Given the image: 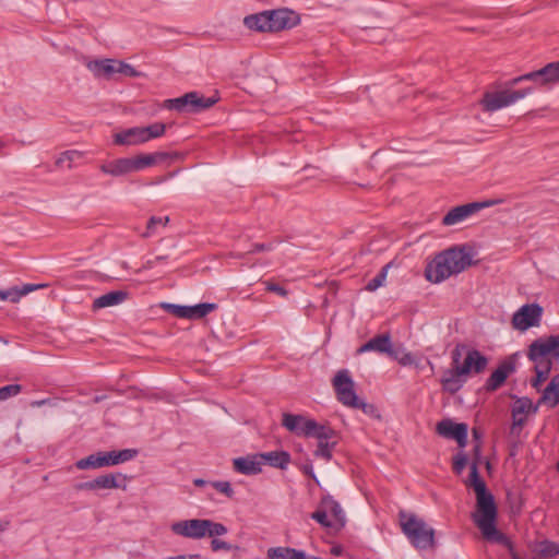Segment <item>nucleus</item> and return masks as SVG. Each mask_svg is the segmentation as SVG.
I'll return each mask as SVG.
<instances>
[{"mask_svg": "<svg viewBox=\"0 0 559 559\" xmlns=\"http://www.w3.org/2000/svg\"><path fill=\"white\" fill-rule=\"evenodd\" d=\"M473 250L468 246H454L436 257L425 269L426 278L435 284L441 283L473 265Z\"/></svg>", "mask_w": 559, "mask_h": 559, "instance_id": "1", "label": "nucleus"}, {"mask_svg": "<svg viewBox=\"0 0 559 559\" xmlns=\"http://www.w3.org/2000/svg\"><path fill=\"white\" fill-rule=\"evenodd\" d=\"M473 250L468 246H454L436 257L425 269L426 278L435 284L441 283L473 265Z\"/></svg>", "mask_w": 559, "mask_h": 559, "instance_id": "2", "label": "nucleus"}, {"mask_svg": "<svg viewBox=\"0 0 559 559\" xmlns=\"http://www.w3.org/2000/svg\"><path fill=\"white\" fill-rule=\"evenodd\" d=\"M473 250L468 246H454L436 257L425 269L426 278L435 284L441 283L473 265Z\"/></svg>", "mask_w": 559, "mask_h": 559, "instance_id": "3", "label": "nucleus"}, {"mask_svg": "<svg viewBox=\"0 0 559 559\" xmlns=\"http://www.w3.org/2000/svg\"><path fill=\"white\" fill-rule=\"evenodd\" d=\"M497 506L495 498L488 490L476 493V510L472 518L487 540L501 542L503 535L497 530Z\"/></svg>", "mask_w": 559, "mask_h": 559, "instance_id": "4", "label": "nucleus"}, {"mask_svg": "<svg viewBox=\"0 0 559 559\" xmlns=\"http://www.w3.org/2000/svg\"><path fill=\"white\" fill-rule=\"evenodd\" d=\"M178 154H169L165 152H156L151 154H140L134 157L117 158L99 166L102 173L114 177L128 175L140 171L155 165L157 162L168 157H177Z\"/></svg>", "mask_w": 559, "mask_h": 559, "instance_id": "5", "label": "nucleus"}, {"mask_svg": "<svg viewBox=\"0 0 559 559\" xmlns=\"http://www.w3.org/2000/svg\"><path fill=\"white\" fill-rule=\"evenodd\" d=\"M400 525L403 534L417 549H429L435 546V530L414 513L401 511Z\"/></svg>", "mask_w": 559, "mask_h": 559, "instance_id": "6", "label": "nucleus"}, {"mask_svg": "<svg viewBox=\"0 0 559 559\" xmlns=\"http://www.w3.org/2000/svg\"><path fill=\"white\" fill-rule=\"evenodd\" d=\"M170 530L175 535L192 539H201L205 536L217 537L228 532L224 524L207 519L178 521L171 524Z\"/></svg>", "mask_w": 559, "mask_h": 559, "instance_id": "7", "label": "nucleus"}, {"mask_svg": "<svg viewBox=\"0 0 559 559\" xmlns=\"http://www.w3.org/2000/svg\"><path fill=\"white\" fill-rule=\"evenodd\" d=\"M138 451L134 449L99 451L75 462V467L80 471L97 469L107 466H115L134 459Z\"/></svg>", "mask_w": 559, "mask_h": 559, "instance_id": "8", "label": "nucleus"}, {"mask_svg": "<svg viewBox=\"0 0 559 559\" xmlns=\"http://www.w3.org/2000/svg\"><path fill=\"white\" fill-rule=\"evenodd\" d=\"M332 385L335 391L337 401L345 406L352 408L362 409L368 413L373 406L361 401L355 392V383L347 369H342L336 372L332 380Z\"/></svg>", "mask_w": 559, "mask_h": 559, "instance_id": "9", "label": "nucleus"}, {"mask_svg": "<svg viewBox=\"0 0 559 559\" xmlns=\"http://www.w3.org/2000/svg\"><path fill=\"white\" fill-rule=\"evenodd\" d=\"M218 98L205 97L199 92H189L177 98L164 102V107L179 112H200L216 104Z\"/></svg>", "mask_w": 559, "mask_h": 559, "instance_id": "10", "label": "nucleus"}, {"mask_svg": "<svg viewBox=\"0 0 559 559\" xmlns=\"http://www.w3.org/2000/svg\"><path fill=\"white\" fill-rule=\"evenodd\" d=\"M282 425L290 432L302 436V437H320L325 438L328 425H321L313 419H308L301 415H294L290 413H284Z\"/></svg>", "mask_w": 559, "mask_h": 559, "instance_id": "11", "label": "nucleus"}, {"mask_svg": "<svg viewBox=\"0 0 559 559\" xmlns=\"http://www.w3.org/2000/svg\"><path fill=\"white\" fill-rule=\"evenodd\" d=\"M527 357L534 364L550 365L559 358V334L535 340L527 350Z\"/></svg>", "mask_w": 559, "mask_h": 559, "instance_id": "12", "label": "nucleus"}, {"mask_svg": "<svg viewBox=\"0 0 559 559\" xmlns=\"http://www.w3.org/2000/svg\"><path fill=\"white\" fill-rule=\"evenodd\" d=\"M532 93V87H526L523 90H502L498 92H486L483 95L480 104L485 111H497L501 108L508 107L518 100L526 97Z\"/></svg>", "mask_w": 559, "mask_h": 559, "instance_id": "13", "label": "nucleus"}, {"mask_svg": "<svg viewBox=\"0 0 559 559\" xmlns=\"http://www.w3.org/2000/svg\"><path fill=\"white\" fill-rule=\"evenodd\" d=\"M466 347L464 345H456L451 353L452 364L451 368L443 371L440 379L442 390L450 393H457L466 383L467 376L459 368V360L462 357V350Z\"/></svg>", "mask_w": 559, "mask_h": 559, "instance_id": "14", "label": "nucleus"}, {"mask_svg": "<svg viewBox=\"0 0 559 559\" xmlns=\"http://www.w3.org/2000/svg\"><path fill=\"white\" fill-rule=\"evenodd\" d=\"M130 480V477L123 475L121 473H109L105 475H99L96 478L76 484L74 488L79 491H97L100 489H116L121 488L123 490L127 489V483Z\"/></svg>", "mask_w": 559, "mask_h": 559, "instance_id": "15", "label": "nucleus"}, {"mask_svg": "<svg viewBox=\"0 0 559 559\" xmlns=\"http://www.w3.org/2000/svg\"><path fill=\"white\" fill-rule=\"evenodd\" d=\"M543 317V308L538 304H526L512 316L513 329L524 332L531 328L539 326Z\"/></svg>", "mask_w": 559, "mask_h": 559, "instance_id": "16", "label": "nucleus"}, {"mask_svg": "<svg viewBox=\"0 0 559 559\" xmlns=\"http://www.w3.org/2000/svg\"><path fill=\"white\" fill-rule=\"evenodd\" d=\"M501 203L500 200H490L486 202H473L451 209L442 218V224L452 226L463 222L479 210Z\"/></svg>", "mask_w": 559, "mask_h": 559, "instance_id": "17", "label": "nucleus"}, {"mask_svg": "<svg viewBox=\"0 0 559 559\" xmlns=\"http://www.w3.org/2000/svg\"><path fill=\"white\" fill-rule=\"evenodd\" d=\"M538 406H534L533 402L528 397H516L511 408L512 425L510 432L512 435H519L523 426L527 421L528 414H535Z\"/></svg>", "mask_w": 559, "mask_h": 559, "instance_id": "18", "label": "nucleus"}, {"mask_svg": "<svg viewBox=\"0 0 559 559\" xmlns=\"http://www.w3.org/2000/svg\"><path fill=\"white\" fill-rule=\"evenodd\" d=\"M436 431L443 438L455 440L460 448L467 444L468 426L464 423L457 424L450 418L442 419L437 424Z\"/></svg>", "mask_w": 559, "mask_h": 559, "instance_id": "19", "label": "nucleus"}, {"mask_svg": "<svg viewBox=\"0 0 559 559\" xmlns=\"http://www.w3.org/2000/svg\"><path fill=\"white\" fill-rule=\"evenodd\" d=\"M169 313L182 319H202L217 309L216 304L203 302L195 306H180L168 304L165 306Z\"/></svg>", "mask_w": 559, "mask_h": 559, "instance_id": "20", "label": "nucleus"}, {"mask_svg": "<svg viewBox=\"0 0 559 559\" xmlns=\"http://www.w3.org/2000/svg\"><path fill=\"white\" fill-rule=\"evenodd\" d=\"M269 32H280L292 28L298 24V15L288 9H278L267 11Z\"/></svg>", "mask_w": 559, "mask_h": 559, "instance_id": "21", "label": "nucleus"}, {"mask_svg": "<svg viewBox=\"0 0 559 559\" xmlns=\"http://www.w3.org/2000/svg\"><path fill=\"white\" fill-rule=\"evenodd\" d=\"M514 371L515 362L511 357L502 360L486 380L484 389L487 392L497 391Z\"/></svg>", "mask_w": 559, "mask_h": 559, "instance_id": "22", "label": "nucleus"}, {"mask_svg": "<svg viewBox=\"0 0 559 559\" xmlns=\"http://www.w3.org/2000/svg\"><path fill=\"white\" fill-rule=\"evenodd\" d=\"M487 365V357L475 348L467 349L463 362H461V359L459 360V368L467 376V378L472 373H481L486 369Z\"/></svg>", "mask_w": 559, "mask_h": 559, "instance_id": "23", "label": "nucleus"}, {"mask_svg": "<svg viewBox=\"0 0 559 559\" xmlns=\"http://www.w3.org/2000/svg\"><path fill=\"white\" fill-rule=\"evenodd\" d=\"M367 352H377L380 354H388L389 356H393L394 350L392 348L390 334L385 333L376 335L357 349L358 354Z\"/></svg>", "mask_w": 559, "mask_h": 559, "instance_id": "24", "label": "nucleus"}, {"mask_svg": "<svg viewBox=\"0 0 559 559\" xmlns=\"http://www.w3.org/2000/svg\"><path fill=\"white\" fill-rule=\"evenodd\" d=\"M260 453L237 457L233 461L234 469L243 475H257L262 471Z\"/></svg>", "mask_w": 559, "mask_h": 559, "instance_id": "25", "label": "nucleus"}, {"mask_svg": "<svg viewBox=\"0 0 559 559\" xmlns=\"http://www.w3.org/2000/svg\"><path fill=\"white\" fill-rule=\"evenodd\" d=\"M142 127H134L123 130L114 135V143L117 145H138L145 143V136Z\"/></svg>", "mask_w": 559, "mask_h": 559, "instance_id": "26", "label": "nucleus"}, {"mask_svg": "<svg viewBox=\"0 0 559 559\" xmlns=\"http://www.w3.org/2000/svg\"><path fill=\"white\" fill-rule=\"evenodd\" d=\"M128 298V293L124 290H111L94 299L92 309L94 311L112 307L122 304Z\"/></svg>", "mask_w": 559, "mask_h": 559, "instance_id": "27", "label": "nucleus"}, {"mask_svg": "<svg viewBox=\"0 0 559 559\" xmlns=\"http://www.w3.org/2000/svg\"><path fill=\"white\" fill-rule=\"evenodd\" d=\"M118 60L103 59L88 62L87 68L96 75L110 79L118 73Z\"/></svg>", "mask_w": 559, "mask_h": 559, "instance_id": "28", "label": "nucleus"}, {"mask_svg": "<svg viewBox=\"0 0 559 559\" xmlns=\"http://www.w3.org/2000/svg\"><path fill=\"white\" fill-rule=\"evenodd\" d=\"M46 284H24L21 288L17 286L11 287L5 290L0 289V299L17 302L23 296L31 292L46 287Z\"/></svg>", "mask_w": 559, "mask_h": 559, "instance_id": "29", "label": "nucleus"}, {"mask_svg": "<svg viewBox=\"0 0 559 559\" xmlns=\"http://www.w3.org/2000/svg\"><path fill=\"white\" fill-rule=\"evenodd\" d=\"M474 452H475L476 459L471 464L469 477H468V480L466 481V485L472 487L474 489L475 493H477V492L487 490V486L478 473V456L480 453V444L479 443H477L474 447Z\"/></svg>", "mask_w": 559, "mask_h": 559, "instance_id": "30", "label": "nucleus"}, {"mask_svg": "<svg viewBox=\"0 0 559 559\" xmlns=\"http://www.w3.org/2000/svg\"><path fill=\"white\" fill-rule=\"evenodd\" d=\"M544 404L554 408L559 404V373L556 374L543 391L538 405Z\"/></svg>", "mask_w": 559, "mask_h": 559, "instance_id": "31", "label": "nucleus"}, {"mask_svg": "<svg viewBox=\"0 0 559 559\" xmlns=\"http://www.w3.org/2000/svg\"><path fill=\"white\" fill-rule=\"evenodd\" d=\"M328 429L330 432L326 431L328 436L325 438L316 437L319 443L317 450L314 451V455L317 457H321L325 461H330L332 459V451L336 444L335 440L331 441L335 438L334 429L330 426H328Z\"/></svg>", "mask_w": 559, "mask_h": 559, "instance_id": "32", "label": "nucleus"}, {"mask_svg": "<svg viewBox=\"0 0 559 559\" xmlns=\"http://www.w3.org/2000/svg\"><path fill=\"white\" fill-rule=\"evenodd\" d=\"M320 508L325 509L328 515L330 514L337 524L345 525L346 518L340 503L332 496H324L320 501Z\"/></svg>", "mask_w": 559, "mask_h": 559, "instance_id": "33", "label": "nucleus"}, {"mask_svg": "<svg viewBox=\"0 0 559 559\" xmlns=\"http://www.w3.org/2000/svg\"><path fill=\"white\" fill-rule=\"evenodd\" d=\"M263 464H269L272 467L285 469L290 463V454L286 451H271L260 453Z\"/></svg>", "mask_w": 559, "mask_h": 559, "instance_id": "34", "label": "nucleus"}, {"mask_svg": "<svg viewBox=\"0 0 559 559\" xmlns=\"http://www.w3.org/2000/svg\"><path fill=\"white\" fill-rule=\"evenodd\" d=\"M243 24L249 29L258 32H269L267 11L246 16L243 20Z\"/></svg>", "mask_w": 559, "mask_h": 559, "instance_id": "35", "label": "nucleus"}, {"mask_svg": "<svg viewBox=\"0 0 559 559\" xmlns=\"http://www.w3.org/2000/svg\"><path fill=\"white\" fill-rule=\"evenodd\" d=\"M540 84H549L559 81V61L550 62L538 70Z\"/></svg>", "mask_w": 559, "mask_h": 559, "instance_id": "36", "label": "nucleus"}, {"mask_svg": "<svg viewBox=\"0 0 559 559\" xmlns=\"http://www.w3.org/2000/svg\"><path fill=\"white\" fill-rule=\"evenodd\" d=\"M535 551L542 558H555L559 555V544L544 539L537 543Z\"/></svg>", "mask_w": 559, "mask_h": 559, "instance_id": "37", "label": "nucleus"}, {"mask_svg": "<svg viewBox=\"0 0 559 559\" xmlns=\"http://www.w3.org/2000/svg\"><path fill=\"white\" fill-rule=\"evenodd\" d=\"M83 153L76 150H70L61 153L59 157L56 159L57 167H67L72 168V165L75 160L82 158Z\"/></svg>", "mask_w": 559, "mask_h": 559, "instance_id": "38", "label": "nucleus"}, {"mask_svg": "<svg viewBox=\"0 0 559 559\" xmlns=\"http://www.w3.org/2000/svg\"><path fill=\"white\" fill-rule=\"evenodd\" d=\"M534 370H535V378L532 379L531 381V384L533 388L535 389H538L539 385L547 380L550 371H551V367L550 365H544V364H534Z\"/></svg>", "mask_w": 559, "mask_h": 559, "instance_id": "39", "label": "nucleus"}, {"mask_svg": "<svg viewBox=\"0 0 559 559\" xmlns=\"http://www.w3.org/2000/svg\"><path fill=\"white\" fill-rule=\"evenodd\" d=\"M166 128H167V126L162 122H155L147 127H142V129L145 133L144 136H145L146 142L152 139L162 136L165 133Z\"/></svg>", "mask_w": 559, "mask_h": 559, "instance_id": "40", "label": "nucleus"}, {"mask_svg": "<svg viewBox=\"0 0 559 559\" xmlns=\"http://www.w3.org/2000/svg\"><path fill=\"white\" fill-rule=\"evenodd\" d=\"M389 264L384 265L381 271L372 278L370 280L367 285H366V289L368 292H374L376 289H378L379 287H381L385 280H386V275H388V269H389Z\"/></svg>", "mask_w": 559, "mask_h": 559, "instance_id": "41", "label": "nucleus"}, {"mask_svg": "<svg viewBox=\"0 0 559 559\" xmlns=\"http://www.w3.org/2000/svg\"><path fill=\"white\" fill-rule=\"evenodd\" d=\"M168 222H169V217L168 216H165V217L152 216L148 219V222H147L146 231L143 234V236L144 237H151L154 234L155 227L157 225L166 226Z\"/></svg>", "mask_w": 559, "mask_h": 559, "instance_id": "42", "label": "nucleus"}, {"mask_svg": "<svg viewBox=\"0 0 559 559\" xmlns=\"http://www.w3.org/2000/svg\"><path fill=\"white\" fill-rule=\"evenodd\" d=\"M22 392L21 384H8L0 388V402L13 397Z\"/></svg>", "mask_w": 559, "mask_h": 559, "instance_id": "43", "label": "nucleus"}, {"mask_svg": "<svg viewBox=\"0 0 559 559\" xmlns=\"http://www.w3.org/2000/svg\"><path fill=\"white\" fill-rule=\"evenodd\" d=\"M211 485L221 493L225 495L227 498H233L235 491L229 481H213Z\"/></svg>", "mask_w": 559, "mask_h": 559, "instance_id": "44", "label": "nucleus"}, {"mask_svg": "<svg viewBox=\"0 0 559 559\" xmlns=\"http://www.w3.org/2000/svg\"><path fill=\"white\" fill-rule=\"evenodd\" d=\"M311 519H313L314 521H317L319 524H321L324 527H331L333 525L332 522L328 518V513H326L325 509H322L320 507H319V510L314 511L311 514Z\"/></svg>", "mask_w": 559, "mask_h": 559, "instance_id": "45", "label": "nucleus"}, {"mask_svg": "<svg viewBox=\"0 0 559 559\" xmlns=\"http://www.w3.org/2000/svg\"><path fill=\"white\" fill-rule=\"evenodd\" d=\"M235 547L225 542V540H222V539H218L216 537H212V540H211V549L212 551L214 552H217V551H221V550H224V551H230L233 550Z\"/></svg>", "mask_w": 559, "mask_h": 559, "instance_id": "46", "label": "nucleus"}, {"mask_svg": "<svg viewBox=\"0 0 559 559\" xmlns=\"http://www.w3.org/2000/svg\"><path fill=\"white\" fill-rule=\"evenodd\" d=\"M467 464V457L465 454L463 453H459L457 455H455L453 457V465H452V468H453V472L457 475H460L463 469L465 468Z\"/></svg>", "mask_w": 559, "mask_h": 559, "instance_id": "47", "label": "nucleus"}, {"mask_svg": "<svg viewBox=\"0 0 559 559\" xmlns=\"http://www.w3.org/2000/svg\"><path fill=\"white\" fill-rule=\"evenodd\" d=\"M118 73L123 74L129 78H135L139 75V72L129 63L123 61H118Z\"/></svg>", "mask_w": 559, "mask_h": 559, "instance_id": "48", "label": "nucleus"}, {"mask_svg": "<svg viewBox=\"0 0 559 559\" xmlns=\"http://www.w3.org/2000/svg\"><path fill=\"white\" fill-rule=\"evenodd\" d=\"M265 289L271 293H276L277 295L285 297L287 295V290L280 286L278 284H275L273 282L266 281L264 282Z\"/></svg>", "mask_w": 559, "mask_h": 559, "instance_id": "49", "label": "nucleus"}, {"mask_svg": "<svg viewBox=\"0 0 559 559\" xmlns=\"http://www.w3.org/2000/svg\"><path fill=\"white\" fill-rule=\"evenodd\" d=\"M392 357L397 359V361L402 366H411L415 362V358L411 353H405L401 357H399L396 352H394V355Z\"/></svg>", "mask_w": 559, "mask_h": 559, "instance_id": "50", "label": "nucleus"}, {"mask_svg": "<svg viewBox=\"0 0 559 559\" xmlns=\"http://www.w3.org/2000/svg\"><path fill=\"white\" fill-rule=\"evenodd\" d=\"M272 249H273L272 243H255L252 246V248L248 252L253 253V252H261V251H270Z\"/></svg>", "mask_w": 559, "mask_h": 559, "instance_id": "51", "label": "nucleus"}, {"mask_svg": "<svg viewBox=\"0 0 559 559\" xmlns=\"http://www.w3.org/2000/svg\"><path fill=\"white\" fill-rule=\"evenodd\" d=\"M522 79L524 81H534V82H538L539 81L540 82V76L538 74V70L523 74Z\"/></svg>", "mask_w": 559, "mask_h": 559, "instance_id": "52", "label": "nucleus"}, {"mask_svg": "<svg viewBox=\"0 0 559 559\" xmlns=\"http://www.w3.org/2000/svg\"><path fill=\"white\" fill-rule=\"evenodd\" d=\"M167 559H200V555H198V554H194V555H178V556L168 557Z\"/></svg>", "mask_w": 559, "mask_h": 559, "instance_id": "53", "label": "nucleus"}, {"mask_svg": "<svg viewBox=\"0 0 559 559\" xmlns=\"http://www.w3.org/2000/svg\"><path fill=\"white\" fill-rule=\"evenodd\" d=\"M166 258H167L166 255H157V257H155V259H154V260H150V261H147V264H148L150 266H153L154 264H156V263H158V262H160V261L166 260Z\"/></svg>", "mask_w": 559, "mask_h": 559, "instance_id": "54", "label": "nucleus"}, {"mask_svg": "<svg viewBox=\"0 0 559 559\" xmlns=\"http://www.w3.org/2000/svg\"><path fill=\"white\" fill-rule=\"evenodd\" d=\"M10 524V520H0V532L8 530Z\"/></svg>", "mask_w": 559, "mask_h": 559, "instance_id": "55", "label": "nucleus"}, {"mask_svg": "<svg viewBox=\"0 0 559 559\" xmlns=\"http://www.w3.org/2000/svg\"><path fill=\"white\" fill-rule=\"evenodd\" d=\"M50 401L48 399H45V400H40V401H34L32 402V406L33 407H39V406H43L45 404H48Z\"/></svg>", "mask_w": 559, "mask_h": 559, "instance_id": "56", "label": "nucleus"}, {"mask_svg": "<svg viewBox=\"0 0 559 559\" xmlns=\"http://www.w3.org/2000/svg\"><path fill=\"white\" fill-rule=\"evenodd\" d=\"M523 81H524V80L522 79V75H520V76H516V78L512 79V80L509 82V85H510V86H513V85H516V84H519V83H521V82H523Z\"/></svg>", "mask_w": 559, "mask_h": 559, "instance_id": "57", "label": "nucleus"}, {"mask_svg": "<svg viewBox=\"0 0 559 559\" xmlns=\"http://www.w3.org/2000/svg\"><path fill=\"white\" fill-rule=\"evenodd\" d=\"M193 484L197 486V487H201V486H204L206 484V481L204 479H201V478H197L193 480Z\"/></svg>", "mask_w": 559, "mask_h": 559, "instance_id": "58", "label": "nucleus"}, {"mask_svg": "<svg viewBox=\"0 0 559 559\" xmlns=\"http://www.w3.org/2000/svg\"><path fill=\"white\" fill-rule=\"evenodd\" d=\"M473 437L479 441L481 436L477 429H473Z\"/></svg>", "mask_w": 559, "mask_h": 559, "instance_id": "59", "label": "nucleus"}, {"mask_svg": "<svg viewBox=\"0 0 559 559\" xmlns=\"http://www.w3.org/2000/svg\"><path fill=\"white\" fill-rule=\"evenodd\" d=\"M305 473L308 474V475H311V477H316L314 474L312 473V467L309 466V467H305Z\"/></svg>", "mask_w": 559, "mask_h": 559, "instance_id": "60", "label": "nucleus"}, {"mask_svg": "<svg viewBox=\"0 0 559 559\" xmlns=\"http://www.w3.org/2000/svg\"><path fill=\"white\" fill-rule=\"evenodd\" d=\"M102 400H103V396H98V395H97V396H95V397H94V402H95V403H98V402H100Z\"/></svg>", "mask_w": 559, "mask_h": 559, "instance_id": "61", "label": "nucleus"}, {"mask_svg": "<svg viewBox=\"0 0 559 559\" xmlns=\"http://www.w3.org/2000/svg\"><path fill=\"white\" fill-rule=\"evenodd\" d=\"M557 469L559 471V461H558V464H557Z\"/></svg>", "mask_w": 559, "mask_h": 559, "instance_id": "62", "label": "nucleus"}]
</instances>
